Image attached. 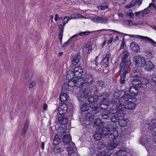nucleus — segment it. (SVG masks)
I'll use <instances>...</instances> for the list:
<instances>
[{
  "label": "nucleus",
  "mask_w": 156,
  "mask_h": 156,
  "mask_svg": "<svg viewBox=\"0 0 156 156\" xmlns=\"http://www.w3.org/2000/svg\"><path fill=\"white\" fill-rule=\"evenodd\" d=\"M90 32L87 31L85 32H81L79 34H77L76 35H77V36L79 35H80L83 37H84L85 36H87L90 34Z\"/></svg>",
  "instance_id": "43"
},
{
  "label": "nucleus",
  "mask_w": 156,
  "mask_h": 156,
  "mask_svg": "<svg viewBox=\"0 0 156 156\" xmlns=\"http://www.w3.org/2000/svg\"><path fill=\"white\" fill-rule=\"evenodd\" d=\"M67 104V108H68L70 109H72L73 107V104L72 102H69Z\"/></svg>",
  "instance_id": "56"
},
{
  "label": "nucleus",
  "mask_w": 156,
  "mask_h": 156,
  "mask_svg": "<svg viewBox=\"0 0 156 156\" xmlns=\"http://www.w3.org/2000/svg\"><path fill=\"white\" fill-rule=\"evenodd\" d=\"M63 89L64 90V89L62 88V92L59 97L60 100L61 102H64L66 101L68 98V96L67 94L62 92V91H63Z\"/></svg>",
  "instance_id": "32"
},
{
  "label": "nucleus",
  "mask_w": 156,
  "mask_h": 156,
  "mask_svg": "<svg viewBox=\"0 0 156 156\" xmlns=\"http://www.w3.org/2000/svg\"><path fill=\"white\" fill-rule=\"evenodd\" d=\"M110 113L111 112H110L108 110H105L101 114V117L104 119H109Z\"/></svg>",
  "instance_id": "29"
},
{
  "label": "nucleus",
  "mask_w": 156,
  "mask_h": 156,
  "mask_svg": "<svg viewBox=\"0 0 156 156\" xmlns=\"http://www.w3.org/2000/svg\"><path fill=\"white\" fill-rule=\"evenodd\" d=\"M101 131L103 136L107 137L110 133V129L107 126H105L102 128Z\"/></svg>",
  "instance_id": "25"
},
{
  "label": "nucleus",
  "mask_w": 156,
  "mask_h": 156,
  "mask_svg": "<svg viewBox=\"0 0 156 156\" xmlns=\"http://www.w3.org/2000/svg\"><path fill=\"white\" fill-rule=\"evenodd\" d=\"M64 144H69L71 140V138L68 134L65 135L62 138Z\"/></svg>",
  "instance_id": "36"
},
{
  "label": "nucleus",
  "mask_w": 156,
  "mask_h": 156,
  "mask_svg": "<svg viewBox=\"0 0 156 156\" xmlns=\"http://www.w3.org/2000/svg\"><path fill=\"white\" fill-rule=\"evenodd\" d=\"M105 154V151H103L98 152L96 156H104Z\"/></svg>",
  "instance_id": "62"
},
{
  "label": "nucleus",
  "mask_w": 156,
  "mask_h": 156,
  "mask_svg": "<svg viewBox=\"0 0 156 156\" xmlns=\"http://www.w3.org/2000/svg\"><path fill=\"white\" fill-rule=\"evenodd\" d=\"M65 25H64L63 24L62 25L61 24H59L58 25L59 28L60 29V30L59 31V32H63L64 27Z\"/></svg>",
  "instance_id": "57"
},
{
  "label": "nucleus",
  "mask_w": 156,
  "mask_h": 156,
  "mask_svg": "<svg viewBox=\"0 0 156 156\" xmlns=\"http://www.w3.org/2000/svg\"><path fill=\"white\" fill-rule=\"evenodd\" d=\"M76 78L75 76L74 71L69 70L67 73L66 79L68 80H74V79Z\"/></svg>",
  "instance_id": "27"
},
{
  "label": "nucleus",
  "mask_w": 156,
  "mask_h": 156,
  "mask_svg": "<svg viewBox=\"0 0 156 156\" xmlns=\"http://www.w3.org/2000/svg\"><path fill=\"white\" fill-rule=\"evenodd\" d=\"M126 66H120V77H122L125 78L126 74H128V72L126 70L127 68Z\"/></svg>",
  "instance_id": "23"
},
{
  "label": "nucleus",
  "mask_w": 156,
  "mask_h": 156,
  "mask_svg": "<svg viewBox=\"0 0 156 156\" xmlns=\"http://www.w3.org/2000/svg\"><path fill=\"white\" fill-rule=\"evenodd\" d=\"M126 15L129 16L130 18H133L134 16V14L131 10H129L126 13Z\"/></svg>",
  "instance_id": "49"
},
{
  "label": "nucleus",
  "mask_w": 156,
  "mask_h": 156,
  "mask_svg": "<svg viewBox=\"0 0 156 156\" xmlns=\"http://www.w3.org/2000/svg\"><path fill=\"white\" fill-rule=\"evenodd\" d=\"M129 55V52L127 50H125L123 51L122 54L120 66H124L127 68H129L131 64L130 59L128 58Z\"/></svg>",
  "instance_id": "2"
},
{
  "label": "nucleus",
  "mask_w": 156,
  "mask_h": 156,
  "mask_svg": "<svg viewBox=\"0 0 156 156\" xmlns=\"http://www.w3.org/2000/svg\"><path fill=\"white\" fill-rule=\"evenodd\" d=\"M77 35H75L73 36H72L71 37H70V39H69L67 41L68 43L69 44L70 43H71V41L72 40V39L74 38L75 37L76 38L77 37Z\"/></svg>",
  "instance_id": "61"
},
{
  "label": "nucleus",
  "mask_w": 156,
  "mask_h": 156,
  "mask_svg": "<svg viewBox=\"0 0 156 156\" xmlns=\"http://www.w3.org/2000/svg\"><path fill=\"white\" fill-rule=\"evenodd\" d=\"M27 130V128L24 127L21 133V135L23 136H24L25 134L26 133Z\"/></svg>",
  "instance_id": "59"
},
{
  "label": "nucleus",
  "mask_w": 156,
  "mask_h": 156,
  "mask_svg": "<svg viewBox=\"0 0 156 156\" xmlns=\"http://www.w3.org/2000/svg\"><path fill=\"white\" fill-rule=\"evenodd\" d=\"M145 59L141 55H136L134 56L133 59V62H134L136 65L139 67H142L143 64L145 62Z\"/></svg>",
  "instance_id": "7"
},
{
  "label": "nucleus",
  "mask_w": 156,
  "mask_h": 156,
  "mask_svg": "<svg viewBox=\"0 0 156 156\" xmlns=\"http://www.w3.org/2000/svg\"><path fill=\"white\" fill-rule=\"evenodd\" d=\"M81 58V56L80 54L77 53L73 57L72 64L73 66L77 65L80 62Z\"/></svg>",
  "instance_id": "22"
},
{
  "label": "nucleus",
  "mask_w": 156,
  "mask_h": 156,
  "mask_svg": "<svg viewBox=\"0 0 156 156\" xmlns=\"http://www.w3.org/2000/svg\"><path fill=\"white\" fill-rule=\"evenodd\" d=\"M111 57V55L109 52L107 53L105 56L103 58L101 63V65L105 68L108 66L109 64V58Z\"/></svg>",
  "instance_id": "15"
},
{
  "label": "nucleus",
  "mask_w": 156,
  "mask_h": 156,
  "mask_svg": "<svg viewBox=\"0 0 156 156\" xmlns=\"http://www.w3.org/2000/svg\"><path fill=\"white\" fill-rule=\"evenodd\" d=\"M136 106L135 103L132 101H126L123 102L122 108L125 109H131L134 108Z\"/></svg>",
  "instance_id": "17"
},
{
  "label": "nucleus",
  "mask_w": 156,
  "mask_h": 156,
  "mask_svg": "<svg viewBox=\"0 0 156 156\" xmlns=\"http://www.w3.org/2000/svg\"><path fill=\"white\" fill-rule=\"evenodd\" d=\"M139 141L140 144L145 146V147L147 145L148 142H147V140L143 137H142L140 139Z\"/></svg>",
  "instance_id": "42"
},
{
  "label": "nucleus",
  "mask_w": 156,
  "mask_h": 156,
  "mask_svg": "<svg viewBox=\"0 0 156 156\" xmlns=\"http://www.w3.org/2000/svg\"><path fill=\"white\" fill-rule=\"evenodd\" d=\"M90 107V104L85 103L81 106L80 110L82 112L87 111L89 110Z\"/></svg>",
  "instance_id": "35"
},
{
  "label": "nucleus",
  "mask_w": 156,
  "mask_h": 156,
  "mask_svg": "<svg viewBox=\"0 0 156 156\" xmlns=\"http://www.w3.org/2000/svg\"><path fill=\"white\" fill-rule=\"evenodd\" d=\"M136 98L135 95H133L130 93L129 94L126 93L125 92L123 97L121 98V100L123 102L126 101H132L133 99Z\"/></svg>",
  "instance_id": "14"
},
{
  "label": "nucleus",
  "mask_w": 156,
  "mask_h": 156,
  "mask_svg": "<svg viewBox=\"0 0 156 156\" xmlns=\"http://www.w3.org/2000/svg\"><path fill=\"white\" fill-rule=\"evenodd\" d=\"M67 104L65 103H62L61 105L59 106L58 108V112L60 115H63L65 114L67 111Z\"/></svg>",
  "instance_id": "16"
},
{
  "label": "nucleus",
  "mask_w": 156,
  "mask_h": 156,
  "mask_svg": "<svg viewBox=\"0 0 156 156\" xmlns=\"http://www.w3.org/2000/svg\"><path fill=\"white\" fill-rule=\"evenodd\" d=\"M123 102L120 99L115 97L111 100V105L113 107L118 108L119 112H124V108H122Z\"/></svg>",
  "instance_id": "3"
},
{
  "label": "nucleus",
  "mask_w": 156,
  "mask_h": 156,
  "mask_svg": "<svg viewBox=\"0 0 156 156\" xmlns=\"http://www.w3.org/2000/svg\"><path fill=\"white\" fill-rule=\"evenodd\" d=\"M91 94L90 90L88 88L80 92L77 96L79 103L81 104L85 102L87 100V98Z\"/></svg>",
  "instance_id": "1"
},
{
  "label": "nucleus",
  "mask_w": 156,
  "mask_h": 156,
  "mask_svg": "<svg viewBox=\"0 0 156 156\" xmlns=\"http://www.w3.org/2000/svg\"><path fill=\"white\" fill-rule=\"evenodd\" d=\"M124 112H111L110 113V118L111 120L114 123H116L119 121L120 117H122L124 115Z\"/></svg>",
  "instance_id": "5"
},
{
  "label": "nucleus",
  "mask_w": 156,
  "mask_h": 156,
  "mask_svg": "<svg viewBox=\"0 0 156 156\" xmlns=\"http://www.w3.org/2000/svg\"><path fill=\"white\" fill-rule=\"evenodd\" d=\"M133 86L137 89L139 88H142V87L141 81L139 80L136 83V85H134Z\"/></svg>",
  "instance_id": "53"
},
{
  "label": "nucleus",
  "mask_w": 156,
  "mask_h": 156,
  "mask_svg": "<svg viewBox=\"0 0 156 156\" xmlns=\"http://www.w3.org/2000/svg\"><path fill=\"white\" fill-rule=\"evenodd\" d=\"M68 121L67 117L65 116L61 115L58 118V122L62 125H65L67 123Z\"/></svg>",
  "instance_id": "28"
},
{
  "label": "nucleus",
  "mask_w": 156,
  "mask_h": 156,
  "mask_svg": "<svg viewBox=\"0 0 156 156\" xmlns=\"http://www.w3.org/2000/svg\"><path fill=\"white\" fill-rule=\"evenodd\" d=\"M109 94L106 91L104 92L101 93L98 96V99L101 100L100 103L103 105H106L108 106V98L109 97Z\"/></svg>",
  "instance_id": "6"
},
{
  "label": "nucleus",
  "mask_w": 156,
  "mask_h": 156,
  "mask_svg": "<svg viewBox=\"0 0 156 156\" xmlns=\"http://www.w3.org/2000/svg\"><path fill=\"white\" fill-rule=\"evenodd\" d=\"M84 82L87 85L92 84L94 82L93 76L90 73L88 72L86 73L84 76Z\"/></svg>",
  "instance_id": "10"
},
{
  "label": "nucleus",
  "mask_w": 156,
  "mask_h": 156,
  "mask_svg": "<svg viewBox=\"0 0 156 156\" xmlns=\"http://www.w3.org/2000/svg\"><path fill=\"white\" fill-rule=\"evenodd\" d=\"M125 23L129 26H132L133 25H142L143 24V22H141L138 23H136L134 24L133 23V21L131 20H125Z\"/></svg>",
  "instance_id": "39"
},
{
  "label": "nucleus",
  "mask_w": 156,
  "mask_h": 156,
  "mask_svg": "<svg viewBox=\"0 0 156 156\" xmlns=\"http://www.w3.org/2000/svg\"><path fill=\"white\" fill-rule=\"evenodd\" d=\"M61 142V139L58 135H56L53 141V144L55 145H57Z\"/></svg>",
  "instance_id": "40"
},
{
  "label": "nucleus",
  "mask_w": 156,
  "mask_h": 156,
  "mask_svg": "<svg viewBox=\"0 0 156 156\" xmlns=\"http://www.w3.org/2000/svg\"><path fill=\"white\" fill-rule=\"evenodd\" d=\"M148 125V129L152 130L151 134L154 136H156V120H152L149 122Z\"/></svg>",
  "instance_id": "9"
},
{
  "label": "nucleus",
  "mask_w": 156,
  "mask_h": 156,
  "mask_svg": "<svg viewBox=\"0 0 156 156\" xmlns=\"http://www.w3.org/2000/svg\"><path fill=\"white\" fill-rule=\"evenodd\" d=\"M98 56H97V57H96L95 60L92 62L93 63V65H94V62L95 65L96 66L95 67L97 68V69H98V67H97L98 65V62L97 61V59H98Z\"/></svg>",
  "instance_id": "58"
},
{
  "label": "nucleus",
  "mask_w": 156,
  "mask_h": 156,
  "mask_svg": "<svg viewBox=\"0 0 156 156\" xmlns=\"http://www.w3.org/2000/svg\"><path fill=\"white\" fill-rule=\"evenodd\" d=\"M118 122L119 125L121 126H126L127 123L126 119H119V120Z\"/></svg>",
  "instance_id": "41"
},
{
  "label": "nucleus",
  "mask_w": 156,
  "mask_h": 156,
  "mask_svg": "<svg viewBox=\"0 0 156 156\" xmlns=\"http://www.w3.org/2000/svg\"><path fill=\"white\" fill-rule=\"evenodd\" d=\"M63 151V149H62L60 147H55L54 150V152L55 153H60L61 152Z\"/></svg>",
  "instance_id": "52"
},
{
  "label": "nucleus",
  "mask_w": 156,
  "mask_h": 156,
  "mask_svg": "<svg viewBox=\"0 0 156 156\" xmlns=\"http://www.w3.org/2000/svg\"><path fill=\"white\" fill-rule=\"evenodd\" d=\"M138 89L135 87L134 86H131L128 89V90H127V92H128L133 95H135L136 97Z\"/></svg>",
  "instance_id": "30"
},
{
  "label": "nucleus",
  "mask_w": 156,
  "mask_h": 156,
  "mask_svg": "<svg viewBox=\"0 0 156 156\" xmlns=\"http://www.w3.org/2000/svg\"><path fill=\"white\" fill-rule=\"evenodd\" d=\"M125 92V91L123 90L116 91L114 93V96L116 98H119V99H121L123 97Z\"/></svg>",
  "instance_id": "26"
},
{
  "label": "nucleus",
  "mask_w": 156,
  "mask_h": 156,
  "mask_svg": "<svg viewBox=\"0 0 156 156\" xmlns=\"http://www.w3.org/2000/svg\"><path fill=\"white\" fill-rule=\"evenodd\" d=\"M126 152L122 151H118L116 152V155L117 156H124L126 155Z\"/></svg>",
  "instance_id": "48"
},
{
  "label": "nucleus",
  "mask_w": 156,
  "mask_h": 156,
  "mask_svg": "<svg viewBox=\"0 0 156 156\" xmlns=\"http://www.w3.org/2000/svg\"><path fill=\"white\" fill-rule=\"evenodd\" d=\"M141 81L142 87L145 88L150 84V80L145 78H143Z\"/></svg>",
  "instance_id": "34"
},
{
  "label": "nucleus",
  "mask_w": 156,
  "mask_h": 156,
  "mask_svg": "<svg viewBox=\"0 0 156 156\" xmlns=\"http://www.w3.org/2000/svg\"><path fill=\"white\" fill-rule=\"evenodd\" d=\"M71 143L72 146L70 145L67 148V150L68 151V154L70 156L72 155V154L75 152L77 150V148L74 146V143L72 142Z\"/></svg>",
  "instance_id": "21"
},
{
  "label": "nucleus",
  "mask_w": 156,
  "mask_h": 156,
  "mask_svg": "<svg viewBox=\"0 0 156 156\" xmlns=\"http://www.w3.org/2000/svg\"><path fill=\"white\" fill-rule=\"evenodd\" d=\"M149 7L152 9L154 8L156 9V6L153 3H151L149 4Z\"/></svg>",
  "instance_id": "64"
},
{
  "label": "nucleus",
  "mask_w": 156,
  "mask_h": 156,
  "mask_svg": "<svg viewBox=\"0 0 156 156\" xmlns=\"http://www.w3.org/2000/svg\"><path fill=\"white\" fill-rule=\"evenodd\" d=\"M140 72L138 70H134L132 73V76L133 78L131 81V83L134 85H136V83L140 80Z\"/></svg>",
  "instance_id": "8"
},
{
  "label": "nucleus",
  "mask_w": 156,
  "mask_h": 156,
  "mask_svg": "<svg viewBox=\"0 0 156 156\" xmlns=\"http://www.w3.org/2000/svg\"><path fill=\"white\" fill-rule=\"evenodd\" d=\"M125 44V42L124 39H123L122 40V42L121 44L120 47V49H122L124 47Z\"/></svg>",
  "instance_id": "60"
},
{
  "label": "nucleus",
  "mask_w": 156,
  "mask_h": 156,
  "mask_svg": "<svg viewBox=\"0 0 156 156\" xmlns=\"http://www.w3.org/2000/svg\"><path fill=\"white\" fill-rule=\"evenodd\" d=\"M104 124V122L102 121L101 119L98 118L94 120L93 126L94 127H96L97 129H100Z\"/></svg>",
  "instance_id": "13"
},
{
  "label": "nucleus",
  "mask_w": 156,
  "mask_h": 156,
  "mask_svg": "<svg viewBox=\"0 0 156 156\" xmlns=\"http://www.w3.org/2000/svg\"><path fill=\"white\" fill-rule=\"evenodd\" d=\"M107 108L106 105H103L100 103V107L93 105L91 107L92 112L94 114H97L101 111V109H105Z\"/></svg>",
  "instance_id": "12"
},
{
  "label": "nucleus",
  "mask_w": 156,
  "mask_h": 156,
  "mask_svg": "<svg viewBox=\"0 0 156 156\" xmlns=\"http://www.w3.org/2000/svg\"><path fill=\"white\" fill-rule=\"evenodd\" d=\"M74 72L76 77L78 78L82 76L83 72V69L81 66H79L75 68Z\"/></svg>",
  "instance_id": "19"
},
{
  "label": "nucleus",
  "mask_w": 156,
  "mask_h": 156,
  "mask_svg": "<svg viewBox=\"0 0 156 156\" xmlns=\"http://www.w3.org/2000/svg\"><path fill=\"white\" fill-rule=\"evenodd\" d=\"M143 66L145 69L148 71L152 70L154 69V65L150 60L146 61L143 64Z\"/></svg>",
  "instance_id": "18"
},
{
  "label": "nucleus",
  "mask_w": 156,
  "mask_h": 156,
  "mask_svg": "<svg viewBox=\"0 0 156 156\" xmlns=\"http://www.w3.org/2000/svg\"><path fill=\"white\" fill-rule=\"evenodd\" d=\"M99 9H101V10H105L106 9L108 8V6L107 5V3H103L98 7Z\"/></svg>",
  "instance_id": "46"
},
{
  "label": "nucleus",
  "mask_w": 156,
  "mask_h": 156,
  "mask_svg": "<svg viewBox=\"0 0 156 156\" xmlns=\"http://www.w3.org/2000/svg\"><path fill=\"white\" fill-rule=\"evenodd\" d=\"M75 80H69L68 82V85L70 87H72L74 86H75Z\"/></svg>",
  "instance_id": "44"
},
{
  "label": "nucleus",
  "mask_w": 156,
  "mask_h": 156,
  "mask_svg": "<svg viewBox=\"0 0 156 156\" xmlns=\"http://www.w3.org/2000/svg\"><path fill=\"white\" fill-rule=\"evenodd\" d=\"M150 10L148 8L145 9L142 12V13H144V14H147L149 13Z\"/></svg>",
  "instance_id": "63"
},
{
  "label": "nucleus",
  "mask_w": 156,
  "mask_h": 156,
  "mask_svg": "<svg viewBox=\"0 0 156 156\" xmlns=\"http://www.w3.org/2000/svg\"><path fill=\"white\" fill-rule=\"evenodd\" d=\"M98 95H94L93 96H91L87 98V100L89 103H92L97 102L98 99Z\"/></svg>",
  "instance_id": "33"
},
{
  "label": "nucleus",
  "mask_w": 156,
  "mask_h": 156,
  "mask_svg": "<svg viewBox=\"0 0 156 156\" xmlns=\"http://www.w3.org/2000/svg\"><path fill=\"white\" fill-rule=\"evenodd\" d=\"M103 136L101 130L98 129H97V130L95 131L93 135L94 138L97 141L100 140Z\"/></svg>",
  "instance_id": "24"
},
{
  "label": "nucleus",
  "mask_w": 156,
  "mask_h": 156,
  "mask_svg": "<svg viewBox=\"0 0 156 156\" xmlns=\"http://www.w3.org/2000/svg\"><path fill=\"white\" fill-rule=\"evenodd\" d=\"M108 136V139L109 141L112 142L109 144L108 147L109 149H112L116 147L120 143V142L119 140H117L111 133Z\"/></svg>",
  "instance_id": "4"
},
{
  "label": "nucleus",
  "mask_w": 156,
  "mask_h": 156,
  "mask_svg": "<svg viewBox=\"0 0 156 156\" xmlns=\"http://www.w3.org/2000/svg\"><path fill=\"white\" fill-rule=\"evenodd\" d=\"M130 47L133 51H137L139 50V46L134 42H133L131 43Z\"/></svg>",
  "instance_id": "37"
},
{
  "label": "nucleus",
  "mask_w": 156,
  "mask_h": 156,
  "mask_svg": "<svg viewBox=\"0 0 156 156\" xmlns=\"http://www.w3.org/2000/svg\"><path fill=\"white\" fill-rule=\"evenodd\" d=\"M97 86L98 87L101 88V89L102 88L104 87L105 84L104 82L101 80H98L96 82Z\"/></svg>",
  "instance_id": "47"
},
{
  "label": "nucleus",
  "mask_w": 156,
  "mask_h": 156,
  "mask_svg": "<svg viewBox=\"0 0 156 156\" xmlns=\"http://www.w3.org/2000/svg\"><path fill=\"white\" fill-rule=\"evenodd\" d=\"M138 37L139 38L143 39L145 40V42L148 43L152 44L154 46L156 47V42L151 38L147 37H144L140 35H138Z\"/></svg>",
  "instance_id": "20"
},
{
  "label": "nucleus",
  "mask_w": 156,
  "mask_h": 156,
  "mask_svg": "<svg viewBox=\"0 0 156 156\" xmlns=\"http://www.w3.org/2000/svg\"><path fill=\"white\" fill-rule=\"evenodd\" d=\"M92 87V90L93 91L95 92L96 93L99 92V90L98 89L97 86L95 85H93L91 86Z\"/></svg>",
  "instance_id": "54"
},
{
  "label": "nucleus",
  "mask_w": 156,
  "mask_h": 156,
  "mask_svg": "<svg viewBox=\"0 0 156 156\" xmlns=\"http://www.w3.org/2000/svg\"><path fill=\"white\" fill-rule=\"evenodd\" d=\"M92 20L94 22L104 23H107L108 21V19L105 17L98 16L96 15L92 17Z\"/></svg>",
  "instance_id": "11"
},
{
  "label": "nucleus",
  "mask_w": 156,
  "mask_h": 156,
  "mask_svg": "<svg viewBox=\"0 0 156 156\" xmlns=\"http://www.w3.org/2000/svg\"><path fill=\"white\" fill-rule=\"evenodd\" d=\"M69 17L65 16L64 17L63 19V22L62 23L64 24V25H65V24L68 23L69 21Z\"/></svg>",
  "instance_id": "55"
},
{
  "label": "nucleus",
  "mask_w": 156,
  "mask_h": 156,
  "mask_svg": "<svg viewBox=\"0 0 156 156\" xmlns=\"http://www.w3.org/2000/svg\"><path fill=\"white\" fill-rule=\"evenodd\" d=\"M105 147V145L102 142H99L98 143L97 147L98 149L100 150L102 148H103Z\"/></svg>",
  "instance_id": "51"
},
{
  "label": "nucleus",
  "mask_w": 156,
  "mask_h": 156,
  "mask_svg": "<svg viewBox=\"0 0 156 156\" xmlns=\"http://www.w3.org/2000/svg\"><path fill=\"white\" fill-rule=\"evenodd\" d=\"M111 133L113 136L116 138H117L119 135V133L118 131L115 129H113V131H111Z\"/></svg>",
  "instance_id": "50"
},
{
  "label": "nucleus",
  "mask_w": 156,
  "mask_h": 156,
  "mask_svg": "<svg viewBox=\"0 0 156 156\" xmlns=\"http://www.w3.org/2000/svg\"><path fill=\"white\" fill-rule=\"evenodd\" d=\"M113 122H111L108 124V127L112 129H115L117 127V125L115 123Z\"/></svg>",
  "instance_id": "45"
},
{
  "label": "nucleus",
  "mask_w": 156,
  "mask_h": 156,
  "mask_svg": "<svg viewBox=\"0 0 156 156\" xmlns=\"http://www.w3.org/2000/svg\"><path fill=\"white\" fill-rule=\"evenodd\" d=\"M81 80H80L79 79H75V86L77 87H82V90H83L87 88H84V86H83L84 83L83 81H81Z\"/></svg>",
  "instance_id": "31"
},
{
  "label": "nucleus",
  "mask_w": 156,
  "mask_h": 156,
  "mask_svg": "<svg viewBox=\"0 0 156 156\" xmlns=\"http://www.w3.org/2000/svg\"><path fill=\"white\" fill-rule=\"evenodd\" d=\"M94 117V115L91 113H87L85 116V119L86 120L91 121Z\"/></svg>",
  "instance_id": "38"
}]
</instances>
